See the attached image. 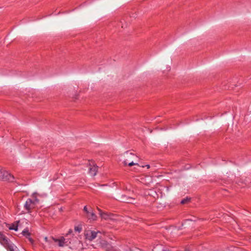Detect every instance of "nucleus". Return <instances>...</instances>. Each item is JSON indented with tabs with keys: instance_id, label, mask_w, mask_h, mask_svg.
Instances as JSON below:
<instances>
[{
	"instance_id": "a211bd4d",
	"label": "nucleus",
	"mask_w": 251,
	"mask_h": 251,
	"mask_svg": "<svg viewBox=\"0 0 251 251\" xmlns=\"http://www.w3.org/2000/svg\"><path fill=\"white\" fill-rule=\"evenodd\" d=\"M27 239H28V240H29V241L30 242L31 244H33L34 242V240L31 238L30 236L28 237V238H27Z\"/></svg>"
},
{
	"instance_id": "412c9836",
	"label": "nucleus",
	"mask_w": 251,
	"mask_h": 251,
	"mask_svg": "<svg viewBox=\"0 0 251 251\" xmlns=\"http://www.w3.org/2000/svg\"><path fill=\"white\" fill-rule=\"evenodd\" d=\"M145 166L147 167L148 169H149L150 168V165H146Z\"/></svg>"
},
{
	"instance_id": "f257e3e1",
	"label": "nucleus",
	"mask_w": 251,
	"mask_h": 251,
	"mask_svg": "<svg viewBox=\"0 0 251 251\" xmlns=\"http://www.w3.org/2000/svg\"><path fill=\"white\" fill-rule=\"evenodd\" d=\"M125 160L124 161L123 163L124 166L128 165V166H132L133 165L139 166L138 163H135L133 162L134 158H137V156L132 152H130L129 151H126L124 154Z\"/></svg>"
},
{
	"instance_id": "4468645a",
	"label": "nucleus",
	"mask_w": 251,
	"mask_h": 251,
	"mask_svg": "<svg viewBox=\"0 0 251 251\" xmlns=\"http://www.w3.org/2000/svg\"><path fill=\"white\" fill-rule=\"evenodd\" d=\"M190 201H191V198L187 197L185 199H182L180 201V203L182 204H186V203H188V202H189Z\"/></svg>"
},
{
	"instance_id": "423d86ee",
	"label": "nucleus",
	"mask_w": 251,
	"mask_h": 251,
	"mask_svg": "<svg viewBox=\"0 0 251 251\" xmlns=\"http://www.w3.org/2000/svg\"><path fill=\"white\" fill-rule=\"evenodd\" d=\"M0 242L5 248L11 243L10 241L3 234H0Z\"/></svg>"
},
{
	"instance_id": "7ed1b4c3",
	"label": "nucleus",
	"mask_w": 251,
	"mask_h": 251,
	"mask_svg": "<svg viewBox=\"0 0 251 251\" xmlns=\"http://www.w3.org/2000/svg\"><path fill=\"white\" fill-rule=\"evenodd\" d=\"M24 207L25 211V212L30 213L35 209L36 206L34 205V203L32 201V200L28 199L25 201Z\"/></svg>"
},
{
	"instance_id": "6ab92c4d",
	"label": "nucleus",
	"mask_w": 251,
	"mask_h": 251,
	"mask_svg": "<svg viewBox=\"0 0 251 251\" xmlns=\"http://www.w3.org/2000/svg\"><path fill=\"white\" fill-rule=\"evenodd\" d=\"M84 211L85 212V214H86L87 212H89V211L88 210L87 206H85L83 208Z\"/></svg>"
},
{
	"instance_id": "4be33fe9",
	"label": "nucleus",
	"mask_w": 251,
	"mask_h": 251,
	"mask_svg": "<svg viewBox=\"0 0 251 251\" xmlns=\"http://www.w3.org/2000/svg\"><path fill=\"white\" fill-rule=\"evenodd\" d=\"M72 232V230H70V231H69V233H71V232Z\"/></svg>"
},
{
	"instance_id": "ddd939ff",
	"label": "nucleus",
	"mask_w": 251,
	"mask_h": 251,
	"mask_svg": "<svg viewBox=\"0 0 251 251\" xmlns=\"http://www.w3.org/2000/svg\"><path fill=\"white\" fill-rule=\"evenodd\" d=\"M22 234L27 238L30 236L31 233L29 232L28 229L26 228L22 231Z\"/></svg>"
},
{
	"instance_id": "5701e85b",
	"label": "nucleus",
	"mask_w": 251,
	"mask_h": 251,
	"mask_svg": "<svg viewBox=\"0 0 251 251\" xmlns=\"http://www.w3.org/2000/svg\"><path fill=\"white\" fill-rule=\"evenodd\" d=\"M162 251H168L167 250H163Z\"/></svg>"
},
{
	"instance_id": "9d476101",
	"label": "nucleus",
	"mask_w": 251,
	"mask_h": 251,
	"mask_svg": "<svg viewBox=\"0 0 251 251\" xmlns=\"http://www.w3.org/2000/svg\"><path fill=\"white\" fill-rule=\"evenodd\" d=\"M53 240L56 243H58L59 247H63L64 245L65 238L62 237L60 239H55L53 237L52 238Z\"/></svg>"
},
{
	"instance_id": "f3484780",
	"label": "nucleus",
	"mask_w": 251,
	"mask_h": 251,
	"mask_svg": "<svg viewBox=\"0 0 251 251\" xmlns=\"http://www.w3.org/2000/svg\"><path fill=\"white\" fill-rule=\"evenodd\" d=\"M32 201L34 202V205L36 206V204L39 203V200L38 199L35 198L34 200H32Z\"/></svg>"
},
{
	"instance_id": "2eb2a0df",
	"label": "nucleus",
	"mask_w": 251,
	"mask_h": 251,
	"mask_svg": "<svg viewBox=\"0 0 251 251\" xmlns=\"http://www.w3.org/2000/svg\"><path fill=\"white\" fill-rule=\"evenodd\" d=\"M75 230L79 233L82 230V227L79 226H76L75 227Z\"/></svg>"
},
{
	"instance_id": "9b49d317",
	"label": "nucleus",
	"mask_w": 251,
	"mask_h": 251,
	"mask_svg": "<svg viewBox=\"0 0 251 251\" xmlns=\"http://www.w3.org/2000/svg\"><path fill=\"white\" fill-rule=\"evenodd\" d=\"M5 248L8 251H18L17 247L12 243L6 246Z\"/></svg>"
},
{
	"instance_id": "0eeeda50",
	"label": "nucleus",
	"mask_w": 251,
	"mask_h": 251,
	"mask_svg": "<svg viewBox=\"0 0 251 251\" xmlns=\"http://www.w3.org/2000/svg\"><path fill=\"white\" fill-rule=\"evenodd\" d=\"M98 172V166L96 165H91L90 164V167L89 168V174L91 176H95L97 175Z\"/></svg>"
},
{
	"instance_id": "1a4fd4ad",
	"label": "nucleus",
	"mask_w": 251,
	"mask_h": 251,
	"mask_svg": "<svg viewBox=\"0 0 251 251\" xmlns=\"http://www.w3.org/2000/svg\"><path fill=\"white\" fill-rule=\"evenodd\" d=\"M87 218L90 221H94L97 220L96 215L93 212L89 211L86 214Z\"/></svg>"
},
{
	"instance_id": "6e6552de",
	"label": "nucleus",
	"mask_w": 251,
	"mask_h": 251,
	"mask_svg": "<svg viewBox=\"0 0 251 251\" xmlns=\"http://www.w3.org/2000/svg\"><path fill=\"white\" fill-rule=\"evenodd\" d=\"M98 233V232H96L95 231H90L86 234L87 238L89 240L92 241L96 238Z\"/></svg>"
},
{
	"instance_id": "f03ea898",
	"label": "nucleus",
	"mask_w": 251,
	"mask_h": 251,
	"mask_svg": "<svg viewBox=\"0 0 251 251\" xmlns=\"http://www.w3.org/2000/svg\"><path fill=\"white\" fill-rule=\"evenodd\" d=\"M14 179V176L10 173L4 170H0V180L13 182Z\"/></svg>"
},
{
	"instance_id": "aec40b11",
	"label": "nucleus",
	"mask_w": 251,
	"mask_h": 251,
	"mask_svg": "<svg viewBox=\"0 0 251 251\" xmlns=\"http://www.w3.org/2000/svg\"><path fill=\"white\" fill-rule=\"evenodd\" d=\"M97 209H98V210H99V214H100V213H101V212H103L102 211V210H101L98 207H97Z\"/></svg>"
},
{
	"instance_id": "f8f14e48",
	"label": "nucleus",
	"mask_w": 251,
	"mask_h": 251,
	"mask_svg": "<svg viewBox=\"0 0 251 251\" xmlns=\"http://www.w3.org/2000/svg\"><path fill=\"white\" fill-rule=\"evenodd\" d=\"M100 215L101 218L104 219L105 220H107L108 219L111 218V216L112 215L111 213H107L105 212H101L100 213Z\"/></svg>"
},
{
	"instance_id": "39448f33",
	"label": "nucleus",
	"mask_w": 251,
	"mask_h": 251,
	"mask_svg": "<svg viewBox=\"0 0 251 251\" xmlns=\"http://www.w3.org/2000/svg\"><path fill=\"white\" fill-rule=\"evenodd\" d=\"M118 201L126 203H133L135 199L132 197H127L125 195L118 197Z\"/></svg>"
},
{
	"instance_id": "dca6fc26",
	"label": "nucleus",
	"mask_w": 251,
	"mask_h": 251,
	"mask_svg": "<svg viewBox=\"0 0 251 251\" xmlns=\"http://www.w3.org/2000/svg\"><path fill=\"white\" fill-rule=\"evenodd\" d=\"M9 229H11V230H14L15 231H17L18 229V226L17 225H13V226L11 227H10L9 228Z\"/></svg>"
},
{
	"instance_id": "20e7f679",
	"label": "nucleus",
	"mask_w": 251,
	"mask_h": 251,
	"mask_svg": "<svg viewBox=\"0 0 251 251\" xmlns=\"http://www.w3.org/2000/svg\"><path fill=\"white\" fill-rule=\"evenodd\" d=\"M100 248L105 250L106 251H116L114 248L111 245V244L105 240L100 241Z\"/></svg>"
}]
</instances>
